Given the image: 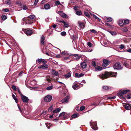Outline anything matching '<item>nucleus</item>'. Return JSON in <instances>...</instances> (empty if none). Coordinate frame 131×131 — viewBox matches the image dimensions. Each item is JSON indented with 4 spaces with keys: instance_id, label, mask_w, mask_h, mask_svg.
Here are the masks:
<instances>
[{
    "instance_id": "nucleus-3",
    "label": "nucleus",
    "mask_w": 131,
    "mask_h": 131,
    "mask_svg": "<svg viewBox=\"0 0 131 131\" xmlns=\"http://www.w3.org/2000/svg\"><path fill=\"white\" fill-rule=\"evenodd\" d=\"M113 67L114 69L117 70H120L122 68L121 64L118 63H115L113 66Z\"/></svg>"
},
{
    "instance_id": "nucleus-31",
    "label": "nucleus",
    "mask_w": 131,
    "mask_h": 131,
    "mask_svg": "<svg viewBox=\"0 0 131 131\" xmlns=\"http://www.w3.org/2000/svg\"><path fill=\"white\" fill-rule=\"evenodd\" d=\"M53 88V86L52 85H51L46 88V89L48 90H49L52 89Z\"/></svg>"
},
{
    "instance_id": "nucleus-21",
    "label": "nucleus",
    "mask_w": 131,
    "mask_h": 131,
    "mask_svg": "<svg viewBox=\"0 0 131 131\" xmlns=\"http://www.w3.org/2000/svg\"><path fill=\"white\" fill-rule=\"evenodd\" d=\"M81 66L82 68L84 69L86 68L87 64L85 62H84L81 63Z\"/></svg>"
},
{
    "instance_id": "nucleus-36",
    "label": "nucleus",
    "mask_w": 131,
    "mask_h": 131,
    "mask_svg": "<svg viewBox=\"0 0 131 131\" xmlns=\"http://www.w3.org/2000/svg\"><path fill=\"white\" fill-rule=\"evenodd\" d=\"M55 4L56 6H58L59 5H62V4H60V2L58 1H56L55 2Z\"/></svg>"
},
{
    "instance_id": "nucleus-26",
    "label": "nucleus",
    "mask_w": 131,
    "mask_h": 131,
    "mask_svg": "<svg viewBox=\"0 0 131 131\" xmlns=\"http://www.w3.org/2000/svg\"><path fill=\"white\" fill-rule=\"evenodd\" d=\"M71 73L70 72H68L67 74L64 75V77L66 78H69L71 76Z\"/></svg>"
},
{
    "instance_id": "nucleus-58",
    "label": "nucleus",
    "mask_w": 131,
    "mask_h": 131,
    "mask_svg": "<svg viewBox=\"0 0 131 131\" xmlns=\"http://www.w3.org/2000/svg\"><path fill=\"white\" fill-rule=\"evenodd\" d=\"M81 56H77L75 58V59L76 60H79V59L81 57Z\"/></svg>"
},
{
    "instance_id": "nucleus-41",
    "label": "nucleus",
    "mask_w": 131,
    "mask_h": 131,
    "mask_svg": "<svg viewBox=\"0 0 131 131\" xmlns=\"http://www.w3.org/2000/svg\"><path fill=\"white\" fill-rule=\"evenodd\" d=\"M92 66L94 67H95L96 66V63L95 61H92L91 62Z\"/></svg>"
},
{
    "instance_id": "nucleus-27",
    "label": "nucleus",
    "mask_w": 131,
    "mask_h": 131,
    "mask_svg": "<svg viewBox=\"0 0 131 131\" xmlns=\"http://www.w3.org/2000/svg\"><path fill=\"white\" fill-rule=\"evenodd\" d=\"M76 12V14L78 15H81L82 14V12L80 10H77Z\"/></svg>"
},
{
    "instance_id": "nucleus-15",
    "label": "nucleus",
    "mask_w": 131,
    "mask_h": 131,
    "mask_svg": "<svg viewBox=\"0 0 131 131\" xmlns=\"http://www.w3.org/2000/svg\"><path fill=\"white\" fill-rule=\"evenodd\" d=\"M32 33V31L31 30L27 29L26 31L25 34L29 36L31 35Z\"/></svg>"
},
{
    "instance_id": "nucleus-30",
    "label": "nucleus",
    "mask_w": 131,
    "mask_h": 131,
    "mask_svg": "<svg viewBox=\"0 0 131 131\" xmlns=\"http://www.w3.org/2000/svg\"><path fill=\"white\" fill-rule=\"evenodd\" d=\"M123 94L122 93L121 91L118 93V95L119 96L122 98H123Z\"/></svg>"
},
{
    "instance_id": "nucleus-60",
    "label": "nucleus",
    "mask_w": 131,
    "mask_h": 131,
    "mask_svg": "<svg viewBox=\"0 0 131 131\" xmlns=\"http://www.w3.org/2000/svg\"><path fill=\"white\" fill-rule=\"evenodd\" d=\"M39 0H35L34 4L35 5H36L37 4V3L38 2Z\"/></svg>"
},
{
    "instance_id": "nucleus-2",
    "label": "nucleus",
    "mask_w": 131,
    "mask_h": 131,
    "mask_svg": "<svg viewBox=\"0 0 131 131\" xmlns=\"http://www.w3.org/2000/svg\"><path fill=\"white\" fill-rule=\"evenodd\" d=\"M52 98V96L50 95H47L44 98V101L46 102H50Z\"/></svg>"
},
{
    "instance_id": "nucleus-5",
    "label": "nucleus",
    "mask_w": 131,
    "mask_h": 131,
    "mask_svg": "<svg viewBox=\"0 0 131 131\" xmlns=\"http://www.w3.org/2000/svg\"><path fill=\"white\" fill-rule=\"evenodd\" d=\"M103 63L102 66L103 67H105L108 65L110 63V61L106 59H104L103 60Z\"/></svg>"
},
{
    "instance_id": "nucleus-56",
    "label": "nucleus",
    "mask_w": 131,
    "mask_h": 131,
    "mask_svg": "<svg viewBox=\"0 0 131 131\" xmlns=\"http://www.w3.org/2000/svg\"><path fill=\"white\" fill-rule=\"evenodd\" d=\"M85 107L84 106H81V107H80V110L81 111H82V110H83L85 109Z\"/></svg>"
},
{
    "instance_id": "nucleus-29",
    "label": "nucleus",
    "mask_w": 131,
    "mask_h": 131,
    "mask_svg": "<svg viewBox=\"0 0 131 131\" xmlns=\"http://www.w3.org/2000/svg\"><path fill=\"white\" fill-rule=\"evenodd\" d=\"M130 90H124L122 91V93L123 94H126L127 92H129Z\"/></svg>"
},
{
    "instance_id": "nucleus-44",
    "label": "nucleus",
    "mask_w": 131,
    "mask_h": 131,
    "mask_svg": "<svg viewBox=\"0 0 131 131\" xmlns=\"http://www.w3.org/2000/svg\"><path fill=\"white\" fill-rule=\"evenodd\" d=\"M17 90L18 91V93H19V94H20L21 96H22V95H23L21 93V92H20V90L19 89L18 87H17Z\"/></svg>"
},
{
    "instance_id": "nucleus-32",
    "label": "nucleus",
    "mask_w": 131,
    "mask_h": 131,
    "mask_svg": "<svg viewBox=\"0 0 131 131\" xmlns=\"http://www.w3.org/2000/svg\"><path fill=\"white\" fill-rule=\"evenodd\" d=\"M46 125L48 128L49 129L50 128V126H51V124L49 123H46Z\"/></svg>"
},
{
    "instance_id": "nucleus-24",
    "label": "nucleus",
    "mask_w": 131,
    "mask_h": 131,
    "mask_svg": "<svg viewBox=\"0 0 131 131\" xmlns=\"http://www.w3.org/2000/svg\"><path fill=\"white\" fill-rule=\"evenodd\" d=\"M69 59V57H67L64 58V61L67 62H68L71 61V60Z\"/></svg>"
},
{
    "instance_id": "nucleus-37",
    "label": "nucleus",
    "mask_w": 131,
    "mask_h": 131,
    "mask_svg": "<svg viewBox=\"0 0 131 131\" xmlns=\"http://www.w3.org/2000/svg\"><path fill=\"white\" fill-rule=\"evenodd\" d=\"M103 89L105 90H108L109 89V87L107 86H104L103 87Z\"/></svg>"
},
{
    "instance_id": "nucleus-28",
    "label": "nucleus",
    "mask_w": 131,
    "mask_h": 131,
    "mask_svg": "<svg viewBox=\"0 0 131 131\" xmlns=\"http://www.w3.org/2000/svg\"><path fill=\"white\" fill-rule=\"evenodd\" d=\"M12 97L13 99L15 100L16 103H18V99L16 97L15 95L13 94L12 95Z\"/></svg>"
},
{
    "instance_id": "nucleus-52",
    "label": "nucleus",
    "mask_w": 131,
    "mask_h": 131,
    "mask_svg": "<svg viewBox=\"0 0 131 131\" xmlns=\"http://www.w3.org/2000/svg\"><path fill=\"white\" fill-rule=\"evenodd\" d=\"M42 60H43V59H39L38 60V62L39 63H41V62H42Z\"/></svg>"
},
{
    "instance_id": "nucleus-46",
    "label": "nucleus",
    "mask_w": 131,
    "mask_h": 131,
    "mask_svg": "<svg viewBox=\"0 0 131 131\" xmlns=\"http://www.w3.org/2000/svg\"><path fill=\"white\" fill-rule=\"evenodd\" d=\"M84 14L86 16L88 17H89L90 16L89 13L87 12H84Z\"/></svg>"
},
{
    "instance_id": "nucleus-1",
    "label": "nucleus",
    "mask_w": 131,
    "mask_h": 131,
    "mask_svg": "<svg viewBox=\"0 0 131 131\" xmlns=\"http://www.w3.org/2000/svg\"><path fill=\"white\" fill-rule=\"evenodd\" d=\"M117 73L116 72H106L104 73L98 75V76L101 79H104L110 77H115Z\"/></svg>"
},
{
    "instance_id": "nucleus-9",
    "label": "nucleus",
    "mask_w": 131,
    "mask_h": 131,
    "mask_svg": "<svg viewBox=\"0 0 131 131\" xmlns=\"http://www.w3.org/2000/svg\"><path fill=\"white\" fill-rule=\"evenodd\" d=\"M69 99V96H66L62 100V102L64 103H66L68 102Z\"/></svg>"
},
{
    "instance_id": "nucleus-25",
    "label": "nucleus",
    "mask_w": 131,
    "mask_h": 131,
    "mask_svg": "<svg viewBox=\"0 0 131 131\" xmlns=\"http://www.w3.org/2000/svg\"><path fill=\"white\" fill-rule=\"evenodd\" d=\"M61 110V109L60 108H57L55 110H53V113L59 112Z\"/></svg>"
},
{
    "instance_id": "nucleus-50",
    "label": "nucleus",
    "mask_w": 131,
    "mask_h": 131,
    "mask_svg": "<svg viewBox=\"0 0 131 131\" xmlns=\"http://www.w3.org/2000/svg\"><path fill=\"white\" fill-rule=\"evenodd\" d=\"M90 31L91 32L93 33L94 34L96 33L97 32L94 29H91L90 30Z\"/></svg>"
},
{
    "instance_id": "nucleus-14",
    "label": "nucleus",
    "mask_w": 131,
    "mask_h": 131,
    "mask_svg": "<svg viewBox=\"0 0 131 131\" xmlns=\"http://www.w3.org/2000/svg\"><path fill=\"white\" fill-rule=\"evenodd\" d=\"M3 3L4 4H6L9 5H12V1L10 0H3Z\"/></svg>"
},
{
    "instance_id": "nucleus-11",
    "label": "nucleus",
    "mask_w": 131,
    "mask_h": 131,
    "mask_svg": "<svg viewBox=\"0 0 131 131\" xmlns=\"http://www.w3.org/2000/svg\"><path fill=\"white\" fill-rule=\"evenodd\" d=\"M123 106L125 109L127 110H130L131 108L130 104H129L125 103L123 104Z\"/></svg>"
},
{
    "instance_id": "nucleus-35",
    "label": "nucleus",
    "mask_w": 131,
    "mask_h": 131,
    "mask_svg": "<svg viewBox=\"0 0 131 131\" xmlns=\"http://www.w3.org/2000/svg\"><path fill=\"white\" fill-rule=\"evenodd\" d=\"M112 35H115L116 34V33L115 32L108 31Z\"/></svg>"
},
{
    "instance_id": "nucleus-18",
    "label": "nucleus",
    "mask_w": 131,
    "mask_h": 131,
    "mask_svg": "<svg viewBox=\"0 0 131 131\" xmlns=\"http://www.w3.org/2000/svg\"><path fill=\"white\" fill-rule=\"evenodd\" d=\"M72 88L74 90L77 89L79 88L78 85L76 83L74 82L72 86Z\"/></svg>"
},
{
    "instance_id": "nucleus-38",
    "label": "nucleus",
    "mask_w": 131,
    "mask_h": 131,
    "mask_svg": "<svg viewBox=\"0 0 131 131\" xmlns=\"http://www.w3.org/2000/svg\"><path fill=\"white\" fill-rule=\"evenodd\" d=\"M12 87L14 91H16L17 90V88H16V87L14 85H12Z\"/></svg>"
},
{
    "instance_id": "nucleus-55",
    "label": "nucleus",
    "mask_w": 131,
    "mask_h": 131,
    "mask_svg": "<svg viewBox=\"0 0 131 131\" xmlns=\"http://www.w3.org/2000/svg\"><path fill=\"white\" fill-rule=\"evenodd\" d=\"M87 45L90 47H91L92 46V43L90 42H88L87 43Z\"/></svg>"
},
{
    "instance_id": "nucleus-49",
    "label": "nucleus",
    "mask_w": 131,
    "mask_h": 131,
    "mask_svg": "<svg viewBox=\"0 0 131 131\" xmlns=\"http://www.w3.org/2000/svg\"><path fill=\"white\" fill-rule=\"evenodd\" d=\"M61 35L63 36H65L66 34V32L65 31L62 32L61 33Z\"/></svg>"
},
{
    "instance_id": "nucleus-19",
    "label": "nucleus",
    "mask_w": 131,
    "mask_h": 131,
    "mask_svg": "<svg viewBox=\"0 0 131 131\" xmlns=\"http://www.w3.org/2000/svg\"><path fill=\"white\" fill-rule=\"evenodd\" d=\"M28 18L30 19L31 21H33V20L35 19L36 17L34 15H32L29 16Z\"/></svg>"
},
{
    "instance_id": "nucleus-34",
    "label": "nucleus",
    "mask_w": 131,
    "mask_h": 131,
    "mask_svg": "<svg viewBox=\"0 0 131 131\" xmlns=\"http://www.w3.org/2000/svg\"><path fill=\"white\" fill-rule=\"evenodd\" d=\"M79 7L77 6H73V9L75 11H77L79 9Z\"/></svg>"
},
{
    "instance_id": "nucleus-8",
    "label": "nucleus",
    "mask_w": 131,
    "mask_h": 131,
    "mask_svg": "<svg viewBox=\"0 0 131 131\" xmlns=\"http://www.w3.org/2000/svg\"><path fill=\"white\" fill-rule=\"evenodd\" d=\"M58 14L60 15L62 17L65 18H68L67 15L66 14L63 13L62 12L59 11L58 12Z\"/></svg>"
},
{
    "instance_id": "nucleus-61",
    "label": "nucleus",
    "mask_w": 131,
    "mask_h": 131,
    "mask_svg": "<svg viewBox=\"0 0 131 131\" xmlns=\"http://www.w3.org/2000/svg\"><path fill=\"white\" fill-rule=\"evenodd\" d=\"M42 62L44 64H46V63H47V61L46 60H44L43 59L42 60Z\"/></svg>"
},
{
    "instance_id": "nucleus-6",
    "label": "nucleus",
    "mask_w": 131,
    "mask_h": 131,
    "mask_svg": "<svg viewBox=\"0 0 131 131\" xmlns=\"http://www.w3.org/2000/svg\"><path fill=\"white\" fill-rule=\"evenodd\" d=\"M21 98L23 102L25 103H27L28 102L29 99L27 97L23 95L21 96Z\"/></svg>"
},
{
    "instance_id": "nucleus-39",
    "label": "nucleus",
    "mask_w": 131,
    "mask_h": 131,
    "mask_svg": "<svg viewBox=\"0 0 131 131\" xmlns=\"http://www.w3.org/2000/svg\"><path fill=\"white\" fill-rule=\"evenodd\" d=\"M116 97V96H111V97H107V98L108 99L110 100L113 99H115Z\"/></svg>"
},
{
    "instance_id": "nucleus-51",
    "label": "nucleus",
    "mask_w": 131,
    "mask_h": 131,
    "mask_svg": "<svg viewBox=\"0 0 131 131\" xmlns=\"http://www.w3.org/2000/svg\"><path fill=\"white\" fill-rule=\"evenodd\" d=\"M65 114V113L64 112H63L60 114L59 115V116H63Z\"/></svg>"
},
{
    "instance_id": "nucleus-20",
    "label": "nucleus",
    "mask_w": 131,
    "mask_h": 131,
    "mask_svg": "<svg viewBox=\"0 0 131 131\" xmlns=\"http://www.w3.org/2000/svg\"><path fill=\"white\" fill-rule=\"evenodd\" d=\"M102 69V68L100 66H97L95 67V71H100Z\"/></svg>"
},
{
    "instance_id": "nucleus-45",
    "label": "nucleus",
    "mask_w": 131,
    "mask_h": 131,
    "mask_svg": "<svg viewBox=\"0 0 131 131\" xmlns=\"http://www.w3.org/2000/svg\"><path fill=\"white\" fill-rule=\"evenodd\" d=\"M123 30L124 32H127L128 31L127 28L126 27H125L123 28Z\"/></svg>"
},
{
    "instance_id": "nucleus-42",
    "label": "nucleus",
    "mask_w": 131,
    "mask_h": 131,
    "mask_svg": "<svg viewBox=\"0 0 131 131\" xmlns=\"http://www.w3.org/2000/svg\"><path fill=\"white\" fill-rule=\"evenodd\" d=\"M7 18V17L6 15H3L2 16V19L4 20H5Z\"/></svg>"
},
{
    "instance_id": "nucleus-63",
    "label": "nucleus",
    "mask_w": 131,
    "mask_h": 131,
    "mask_svg": "<svg viewBox=\"0 0 131 131\" xmlns=\"http://www.w3.org/2000/svg\"><path fill=\"white\" fill-rule=\"evenodd\" d=\"M131 97V95H127V97L128 99H129Z\"/></svg>"
},
{
    "instance_id": "nucleus-12",
    "label": "nucleus",
    "mask_w": 131,
    "mask_h": 131,
    "mask_svg": "<svg viewBox=\"0 0 131 131\" xmlns=\"http://www.w3.org/2000/svg\"><path fill=\"white\" fill-rule=\"evenodd\" d=\"M92 128L93 129L96 130L97 129V126L96 122L92 123L91 125Z\"/></svg>"
},
{
    "instance_id": "nucleus-48",
    "label": "nucleus",
    "mask_w": 131,
    "mask_h": 131,
    "mask_svg": "<svg viewBox=\"0 0 131 131\" xmlns=\"http://www.w3.org/2000/svg\"><path fill=\"white\" fill-rule=\"evenodd\" d=\"M78 116L77 115V114H74L72 116V117L73 118H75L76 117H77Z\"/></svg>"
},
{
    "instance_id": "nucleus-47",
    "label": "nucleus",
    "mask_w": 131,
    "mask_h": 131,
    "mask_svg": "<svg viewBox=\"0 0 131 131\" xmlns=\"http://www.w3.org/2000/svg\"><path fill=\"white\" fill-rule=\"evenodd\" d=\"M129 21L128 19H126L124 20V23L125 24H127L129 23Z\"/></svg>"
},
{
    "instance_id": "nucleus-7",
    "label": "nucleus",
    "mask_w": 131,
    "mask_h": 131,
    "mask_svg": "<svg viewBox=\"0 0 131 131\" xmlns=\"http://www.w3.org/2000/svg\"><path fill=\"white\" fill-rule=\"evenodd\" d=\"M48 65L47 64H43L38 67V68L39 69L42 68L43 69H46L48 68Z\"/></svg>"
},
{
    "instance_id": "nucleus-10",
    "label": "nucleus",
    "mask_w": 131,
    "mask_h": 131,
    "mask_svg": "<svg viewBox=\"0 0 131 131\" xmlns=\"http://www.w3.org/2000/svg\"><path fill=\"white\" fill-rule=\"evenodd\" d=\"M40 43L42 45H45L46 43L45 37L43 35H42L41 36Z\"/></svg>"
},
{
    "instance_id": "nucleus-4",
    "label": "nucleus",
    "mask_w": 131,
    "mask_h": 131,
    "mask_svg": "<svg viewBox=\"0 0 131 131\" xmlns=\"http://www.w3.org/2000/svg\"><path fill=\"white\" fill-rule=\"evenodd\" d=\"M30 20V19L27 17L24 18L23 21L26 23V24H31L33 22V21H32Z\"/></svg>"
},
{
    "instance_id": "nucleus-13",
    "label": "nucleus",
    "mask_w": 131,
    "mask_h": 131,
    "mask_svg": "<svg viewBox=\"0 0 131 131\" xmlns=\"http://www.w3.org/2000/svg\"><path fill=\"white\" fill-rule=\"evenodd\" d=\"M60 22H61L63 24L64 27H65L67 28L69 27L70 25L67 22L64 20H62L60 21Z\"/></svg>"
},
{
    "instance_id": "nucleus-22",
    "label": "nucleus",
    "mask_w": 131,
    "mask_h": 131,
    "mask_svg": "<svg viewBox=\"0 0 131 131\" xmlns=\"http://www.w3.org/2000/svg\"><path fill=\"white\" fill-rule=\"evenodd\" d=\"M118 24V25L120 26H122L124 24L123 21L122 19L120 20H119Z\"/></svg>"
},
{
    "instance_id": "nucleus-40",
    "label": "nucleus",
    "mask_w": 131,
    "mask_h": 131,
    "mask_svg": "<svg viewBox=\"0 0 131 131\" xmlns=\"http://www.w3.org/2000/svg\"><path fill=\"white\" fill-rule=\"evenodd\" d=\"M112 18L110 17H108L107 18V20L108 22H110L112 21Z\"/></svg>"
},
{
    "instance_id": "nucleus-57",
    "label": "nucleus",
    "mask_w": 131,
    "mask_h": 131,
    "mask_svg": "<svg viewBox=\"0 0 131 131\" xmlns=\"http://www.w3.org/2000/svg\"><path fill=\"white\" fill-rule=\"evenodd\" d=\"M75 76L77 78H79V74L78 73H75Z\"/></svg>"
},
{
    "instance_id": "nucleus-62",
    "label": "nucleus",
    "mask_w": 131,
    "mask_h": 131,
    "mask_svg": "<svg viewBox=\"0 0 131 131\" xmlns=\"http://www.w3.org/2000/svg\"><path fill=\"white\" fill-rule=\"evenodd\" d=\"M27 8L26 5H24L23 6V9L24 10H26L27 9Z\"/></svg>"
},
{
    "instance_id": "nucleus-59",
    "label": "nucleus",
    "mask_w": 131,
    "mask_h": 131,
    "mask_svg": "<svg viewBox=\"0 0 131 131\" xmlns=\"http://www.w3.org/2000/svg\"><path fill=\"white\" fill-rule=\"evenodd\" d=\"M53 109V108L52 106H50L48 108V111H51Z\"/></svg>"
},
{
    "instance_id": "nucleus-43",
    "label": "nucleus",
    "mask_w": 131,
    "mask_h": 131,
    "mask_svg": "<svg viewBox=\"0 0 131 131\" xmlns=\"http://www.w3.org/2000/svg\"><path fill=\"white\" fill-rule=\"evenodd\" d=\"M119 48L121 49H123L125 48V47L124 45L121 44L119 46Z\"/></svg>"
},
{
    "instance_id": "nucleus-54",
    "label": "nucleus",
    "mask_w": 131,
    "mask_h": 131,
    "mask_svg": "<svg viewBox=\"0 0 131 131\" xmlns=\"http://www.w3.org/2000/svg\"><path fill=\"white\" fill-rule=\"evenodd\" d=\"M3 10L5 12H8L9 11V10L7 8L3 9Z\"/></svg>"
},
{
    "instance_id": "nucleus-23",
    "label": "nucleus",
    "mask_w": 131,
    "mask_h": 131,
    "mask_svg": "<svg viewBox=\"0 0 131 131\" xmlns=\"http://www.w3.org/2000/svg\"><path fill=\"white\" fill-rule=\"evenodd\" d=\"M44 7L46 9H48L50 8L49 4H47L45 5L44 6Z\"/></svg>"
},
{
    "instance_id": "nucleus-17",
    "label": "nucleus",
    "mask_w": 131,
    "mask_h": 131,
    "mask_svg": "<svg viewBox=\"0 0 131 131\" xmlns=\"http://www.w3.org/2000/svg\"><path fill=\"white\" fill-rule=\"evenodd\" d=\"M79 24V26L80 27L82 28H84V23L79 21L78 22Z\"/></svg>"
},
{
    "instance_id": "nucleus-64",
    "label": "nucleus",
    "mask_w": 131,
    "mask_h": 131,
    "mask_svg": "<svg viewBox=\"0 0 131 131\" xmlns=\"http://www.w3.org/2000/svg\"><path fill=\"white\" fill-rule=\"evenodd\" d=\"M93 17L96 19H99V18L97 17L95 15H93Z\"/></svg>"
},
{
    "instance_id": "nucleus-33",
    "label": "nucleus",
    "mask_w": 131,
    "mask_h": 131,
    "mask_svg": "<svg viewBox=\"0 0 131 131\" xmlns=\"http://www.w3.org/2000/svg\"><path fill=\"white\" fill-rule=\"evenodd\" d=\"M61 54L62 55H68V53L67 52H66L64 51L62 52L61 53Z\"/></svg>"
},
{
    "instance_id": "nucleus-53",
    "label": "nucleus",
    "mask_w": 131,
    "mask_h": 131,
    "mask_svg": "<svg viewBox=\"0 0 131 131\" xmlns=\"http://www.w3.org/2000/svg\"><path fill=\"white\" fill-rule=\"evenodd\" d=\"M16 4L18 6H20L21 5V3L19 1H17L16 2Z\"/></svg>"
},
{
    "instance_id": "nucleus-16",
    "label": "nucleus",
    "mask_w": 131,
    "mask_h": 131,
    "mask_svg": "<svg viewBox=\"0 0 131 131\" xmlns=\"http://www.w3.org/2000/svg\"><path fill=\"white\" fill-rule=\"evenodd\" d=\"M51 72L52 74L53 75L58 76L59 75V73L58 72L56 71L53 70L52 69Z\"/></svg>"
}]
</instances>
